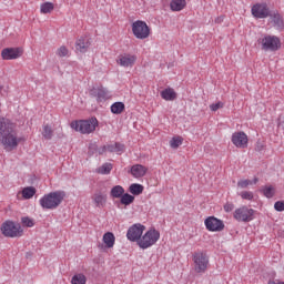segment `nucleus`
<instances>
[{
    "instance_id": "nucleus-20",
    "label": "nucleus",
    "mask_w": 284,
    "mask_h": 284,
    "mask_svg": "<svg viewBox=\"0 0 284 284\" xmlns=\"http://www.w3.org/2000/svg\"><path fill=\"white\" fill-rule=\"evenodd\" d=\"M102 241L108 250H112L114 243H116V237L114 236V233L106 232L103 234Z\"/></svg>"
},
{
    "instance_id": "nucleus-37",
    "label": "nucleus",
    "mask_w": 284,
    "mask_h": 284,
    "mask_svg": "<svg viewBox=\"0 0 284 284\" xmlns=\"http://www.w3.org/2000/svg\"><path fill=\"white\" fill-rule=\"evenodd\" d=\"M263 194L266 199H272L274 196V187L273 186H264Z\"/></svg>"
},
{
    "instance_id": "nucleus-28",
    "label": "nucleus",
    "mask_w": 284,
    "mask_h": 284,
    "mask_svg": "<svg viewBox=\"0 0 284 284\" xmlns=\"http://www.w3.org/2000/svg\"><path fill=\"white\" fill-rule=\"evenodd\" d=\"M143 185L133 183L129 186V192L134 196H139V194H143Z\"/></svg>"
},
{
    "instance_id": "nucleus-12",
    "label": "nucleus",
    "mask_w": 284,
    "mask_h": 284,
    "mask_svg": "<svg viewBox=\"0 0 284 284\" xmlns=\"http://www.w3.org/2000/svg\"><path fill=\"white\" fill-rule=\"evenodd\" d=\"M251 12L255 19H267V17H270V8H267L265 3L254 4Z\"/></svg>"
},
{
    "instance_id": "nucleus-43",
    "label": "nucleus",
    "mask_w": 284,
    "mask_h": 284,
    "mask_svg": "<svg viewBox=\"0 0 284 284\" xmlns=\"http://www.w3.org/2000/svg\"><path fill=\"white\" fill-rule=\"evenodd\" d=\"M278 128H283L284 130V115L280 116Z\"/></svg>"
},
{
    "instance_id": "nucleus-14",
    "label": "nucleus",
    "mask_w": 284,
    "mask_h": 284,
    "mask_svg": "<svg viewBox=\"0 0 284 284\" xmlns=\"http://www.w3.org/2000/svg\"><path fill=\"white\" fill-rule=\"evenodd\" d=\"M90 95L97 100L98 103H103L110 99V92L105 88H94L90 91Z\"/></svg>"
},
{
    "instance_id": "nucleus-32",
    "label": "nucleus",
    "mask_w": 284,
    "mask_h": 284,
    "mask_svg": "<svg viewBox=\"0 0 284 284\" xmlns=\"http://www.w3.org/2000/svg\"><path fill=\"white\" fill-rule=\"evenodd\" d=\"M88 283V277L83 275V273H78L72 276L71 284H85Z\"/></svg>"
},
{
    "instance_id": "nucleus-46",
    "label": "nucleus",
    "mask_w": 284,
    "mask_h": 284,
    "mask_svg": "<svg viewBox=\"0 0 284 284\" xmlns=\"http://www.w3.org/2000/svg\"><path fill=\"white\" fill-rule=\"evenodd\" d=\"M1 90H3V87H0V92H1Z\"/></svg>"
},
{
    "instance_id": "nucleus-35",
    "label": "nucleus",
    "mask_w": 284,
    "mask_h": 284,
    "mask_svg": "<svg viewBox=\"0 0 284 284\" xmlns=\"http://www.w3.org/2000/svg\"><path fill=\"white\" fill-rule=\"evenodd\" d=\"M55 54L57 57H60V59H63V57L70 55V50H68V47L62 45L57 50Z\"/></svg>"
},
{
    "instance_id": "nucleus-18",
    "label": "nucleus",
    "mask_w": 284,
    "mask_h": 284,
    "mask_svg": "<svg viewBox=\"0 0 284 284\" xmlns=\"http://www.w3.org/2000/svg\"><path fill=\"white\" fill-rule=\"evenodd\" d=\"M125 150V146L119 142H115L114 144H109L106 146H103L99 154H103V152H116L118 154H121Z\"/></svg>"
},
{
    "instance_id": "nucleus-19",
    "label": "nucleus",
    "mask_w": 284,
    "mask_h": 284,
    "mask_svg": "<svg viewBox=\"0 0 284 284\" xmlns=\"http://www.w3.org/2000/svg\"><path fill=\"white\" fill-rule=\"evenodd\" d=\"M92 201L95 207H105V203H108V195L98 192L92 195Z\"/></svg>"
},
{
    "instance_id": "nucleus-15",
    "label": "nucleus",
    "mask_w": 284,
    "mask_h": 284,
    "mask_svg": "<svg viewBox=\"0 0 284 284\" xmlns=\"http://www.w3.org/2000/svg\"><path fill=\"white\" fill-rule=\"evenodd\" d=\"M118 65H121V68H132L134 63H136V55L132 54H121L119 55L116 60Z\"/></svg>"
},
{
    "instance_id": "nucleus-3",
    "label": "nucleus",
    "mask_w": 284,
    "mask_h": 284,
    "mask_svg": "<svg viewBox=\"0 0 284 284\" xmlns=\"http://www.w3.org/2000/svg\"><path fill=\"white\" fill-rule=\"evenodd\" d=\"M98 126L99 120H97V118L71 122L72 130H75V132H80L81 134H92Z\"/></svg>"
},
{
    "instance_id": "nucleus-36",
    "label": "nucleus",
    "mask_w": 284,
    "mask_h": 284,
    "mask_svg": "<svg viewBox=\"0 0 284 284\" xmlns=\"http://www.w3.org/2000/svg\"><path fill=\"white\" fill-rule=\"evenodd\" d=\"M170 145L171 148H173V150H176V148H180V145H183V138L181 136L172 138V140L170 141Z\"/></svg>"
},
{
    "instance_id": "nucleus-17",
    "label": "nucleus",
    "mask_w": 284,
    "mask_h": 284,
    "mask_svg": "<svg viewBox=\"0 0 284 284\" xmlns=\"http://www.w3.org/2000/svg\"><path fill=\"white\" fill-rule=\"evenodd\" d=\"M131 174L134 179H143L148 174V168L142 164H134L131 166Z\"/></svg>"
},
{
    "instance_id": "nucleus-38",
    "label": "nucleus",
    "mask_w": 284,
    "mask_h": 284,
    "mask_svg": "<svg viewBox=\"0 0 284 284\" xmlns=\"http://www.w3.org/2000/svg\"><path fill=\"white\" fill-rule=\"evenodd\" d=\"M241 199L244 201H252L254 199V193L252 191H243L240 193Z\"/></svg>"
},
{
    "instance_id": "nucleus-22",
    "label": "nucleus",
    "mask_w": 284,
    "mask_h": 284,
    "mask_svg": "<svg viewBox=\"0 0 284 284\" xmlns=\"http://www.w3.org/2000/svg\"><path fill=\"white\" fill-rule=\"evenodd\" d=\"M187 6L185 0H172L170 3V8L173 12H181Z\"/></svg>"
},
{
    "instance_id": "nucleus-44",
    "label": "nucleus",
    "mask_w": 284,
    "mask_h": 284,
    "mask_svg": "<svg viewBox=\"0 0 284 284\" xmlns=\"http://www.w3.org/2000/svg\"><path fill=\"white\" fill-rule=\"evenodd\" d=\"M268 284H284V282L270 281Z\"/></svg>"
},
{
    "instance_id": "nucleus-42",
    "label": "nucleus",
    "mask_w": 284,
    "mask_h": 284,
    "mask_svg": "<svg viewBox=\"0 0 284 284\" xmlns=\"http://www.w3.org/2000/svg\"><path fill=\"white\" fill-rule=\"evenodd\" d=\"M224 210H225L226 212H232V210H234V204H232V203H226V204L224 205Z\"/></svg>"
},
{
    "instance_id": "nucleus-30",
    "label": "nucleus",
    "mask_w": 284,
    "mask_h": 284,
    "mask_svg": "<svg viewBox=\"0 0 284 284\" xmlns=\"http://www.w3.org/2000/svg\"><path fill=\"white\" fill-rule=\"evenodd\" d=\"M54 134V131L52 130V126L45 124L42 126V136L47 141H50Z\"/></svg>"
},
{
    "instance_id": "nucleus-2",
    "label": "nucleus",
    "mask_w": 284,
    "mask_h": 284,
    "mask_svg": "<svg viewBox=\"0 0 284 284\" xmlns=\"http://www.w3.org/2000/svg\"><path fill=\"white\" fill-rule=\"evenodd\" d=\"M63 199H65L63 191H53L44 194L39 200V203L42 210H57V207L63 203Z\"/></svg>"
},
{
    "instance_id": "nucleus-25",
    "label": "nucleus",
    "mask_w": 284,
    "mask_h": 284,
    "mask_svg": "<svg viewBox=\"0 0 284 284\" xmlns=\"http://www.w3.org/2000/svg\"><path fill=\"white\" fill-rule=\"evenodd\" d=\"M125 194V189L121 185H115L111 189L110 196L112 199H121Z\"/></svg>"
},
{
    "instance_id": "nucleus-6",
    "label": "nucleus",
    "mask_w": 284,
    "mask_h": 284,
    "mask_svg": "<svg viewBox=\"0 0 284 284\" xmlns=\"http://www.w3.org/2000/svg\"><path fill=\"white\" fill-rule=\"evenodd\" d=\"M1 232L3 236L9 239H18L19 236H23V229L21 224L14 223L13 221H6L1 225Z\"/></svg>"
},
{
    "instance_id": "nucleus-7",
    "label": "nucleus",
    "mask_w": 284,
    "mask_h": 284,
    "mask_svg": "<svg viewBox=\"0 0 284 284\" xmlns=\"http://www.w3.org/2000/svg\"><path fill=\"white\" fill-rule=\"evenodd\" d=\"M193 263H194V270L196 274H205L210 265V257H207V254L201 251L195 252L193 254Z\"/></svg>"
},
{
    "instance_id": "nucleus-40",
    "label": "nucleus",
    "mask_w": 284,
    "mask_h": 284,
    "mask_svg": "<svg viewBox=\"0 0 284 284\" xmlns=\"http://www.w3.org/2000/svg\"><path fill=\"white\" fill-rule=\"evenodd\" d=\"M21 222L26 227H34V221L30 217H22Z\"/></svg>"
},
{
    "instance_id": "nucleus-5",
    "label": "nucleus",
    "mask_w": 284,
    "mask_h": 284,
    "mask_svg": "<svg viewBox=\"0 0 284 284\" xmlns=\"http://www.w3.org/2000/svg\"><path fill=\"white\" fill-rule=\"evenodd\" d=\"M160 239L161 233L155 229H151L142 235L138 242V245L141 250H148L149 247H152V245H156Z\"/></svg>"
},
{
    "instance_id": "nucleus-27",
    "label": "nucleus",
    "mask_w": 284,
    "mask_h": 284,
    "mask_svg": "<svg viewBox=\"0 0 284 284\" xmlns=\"http://www.w3.org/2000/svg\"><path fill=\"white\" fill-rule=\"evenodd\" d=\"M258 183V178H254L251 180H240L237 182V187H241V190H245L248 185H256Z\"/></svg>"
},
{
    "instance_id": "nucleus-11",
    "label": "nucleus",
    "mask_w": 284,
    "mask_h": 284,
    "mask_svg": "<svg viewBox=\"0 0 284 284\" xmlns=\"http://www.w3.org/2000/svg\"><path fill=\"white\" fill-rule=\"evenodd\" d=\"M204 225L209 232H223V230H225V224L223 221L216 219L215 216H209L204 221Z\"/></svg>"
},
{
    "instance_id": "nucleus-41",
    "label": "nucleus",
    "mask_w": 284,
    "mask_h": 284,
    "mask_svg": "<svg viewBox=\"0 0 284 284\" xmlns=\"http://www.w3.org/2000/svg\"><path fill=\"white\" fill-rule=\"evenodd\" d=\"M274 210H276V212H284V201L275 202Z\"/></svg>"
},
{
    "instance_id": "nucleus-26",
    "label": "nucleus",
    "mask_w": 284,
    "mask_h": 284,
    "mask_svg": "<svg viewBox=\"0 0 284 284\" xmlns=\"http://www.w3.org/2000/svg\"><path fill=\"white\" fill-rule=\"evenodd\" d=\"M112 163H103L101 166H99L95 172L97 174H110V172H112Z\"/></svg>"
},
{
    "instance_id": "nucleus-33",
    "label": "nucleus",
    "mask_w": 284,
    "mask_h": 284,
    "mask_svg": "<svg viewBox=\"0 0 284 284\" xmlns=\"http://www.w3.org/2000/svg\"><path fill=\"white\" fill-rule=\"evenodd\" d=\"M120 203L122 205H132V203H134V196L129 194V193H124L121 197H120Z\"/></svg>"
},
{
    "instance_id": "nucleus-21",
    "label": "nucleus",
    "mask_w": 284,
    "mask_h": 284,
    "mask_svg": "<svg viewBox=\"0 0 284 284\" xmlns=\"http://www.w3.org/2000/svg\"><path fill=\"white\" fill-rule=\"evenodd\" d=\"M75 48L79 52H88V49L90 48V40L85 37L79 38L75 42Z\"/></svg>"
},
{
    "instance_id": "nucleus-8",
    "label": "nucleus",
    "mask_w": 284,
    "mask_h": 284,
    "mask_svg": "<svg viewBox=\"0 0 284 284\" xmlns=\"http://www.w3.org/2000/svg\"><path fill=\"white\" fill-rule=\"evenodd\" d=\"M133 37L144 40L150 37V27L143 20H136L131 24Z\"/></svg>"
},
{
    "instance_id": "nucleus-10",
    "label": "nucleus",
    "mask_w": 284,
    "mask_h": 284,
    "mask_svg": "<svg viewBox=\"0 0 284 284\" xmlns=\"http://www.w3.org/2000/svg\"><path fill=\"white\" fill-rule=\"evenodd\" d=\"M143 232H145L144 225L133 224L131 227H129L126 232V239L132 243H139V241H141V237L143 236Z\"/></svg>"
},
{
    "instance_id": "nucleus-31",
    "label": "nucleus",
    "mask_w": 284,
    "mask_h": 284,
    "mask_svg": "<svg viewBox=\"0 0 284 284\" xmlns=\"http://www.w3.org/2000/svg\"><path fill=\"white\" fill-rule=\"evenodd\" d=\"M54 10V3L52 2H44L40 6L41 14H50Z\"/></svg>"
},
{
    "instance_id": "nucleus-34",
    "label": "nucleus",
    "mask_w": 284,
    "mask_h": 284,
    "mask_svg": "<svg viewBox=\"0 0 284 284\" xmlns=\"http://www.w3.org/2000/svg\"><path fill=\"white\" fill-rule=\"evenodd\" d=\"M271 21L277 28H283V18H281V14H278V13L271 14Z\"/></svg>"
},
{
    "instance_id": "nucleus-24",
    "label": "nucleus",
    "mask_w": 284,
    "mask_h": 284,
    "mask_svg": "<svg viewBox=\"0 0 284 284\" xmlns=\"http://www.w3.org/2000/svg\"><path fill=\"white\" fill-rule=\"evenodd\" d=\"M161 97L164 99V101H174V99H176V92L174 89L169 88L161 92Z\"/></svg>"
},
{
    "instance_id": "nucleus-13",
    "label": "nucleus",
    "mask_w": 284,
    "mask_h": 284,
    "mask_svg": "<svg viewBox=\"0 0 284 284\" xmlns=\"http://www.w3.org/2000/svg\"><path fill=\"white\" fill-rule=\"evenodd\" d=\"M21 54H23V50L21 48H6L1 51V57L4 61L19 59Z\"/></svg>"
},
{
    "instance_id": "nucleus-45",
    "label": "nucleus",
    "mask_w": 284,
    "mask_h": 284,
    "mask_svg": "<svg viewBox=\"0 0 284 284\" xmlns=\"http://www.w3.org/2000/svg\"><path fill=\"white\" fill-rule=\"evenodd\" d=\"M223 21V17H220L215 20V23H221Z\"/></svg>"
},
{
    "instance_id": "nucleus-9",
    "label": "nucleus",
    "mask_w": 284,
    "mask_h": 284,
    "mask_svg": "<svg viewBox=\"0 0 284 284\" xmlns=\"http://www.w3.org/2000/svg\"><path fill=\"white\" fill-rule=\"evenodd\" d=\"M254 213L255 211L253 209L242 206L234 211L233 217L240 223H250V221H254Z\"/></svg>"
},
{
    "instance_id": "nucleus-16",
    "label": "nucleus",
    "mask_w": 284,
    "mask_h": 284,
    "mask_svg": "<svg viewBox=\"0 0 284 284\" xmlns=\"http://www.w3.org/2000/svg\"><path fill=\"white\" fill-rule=\"evenodd\" d=\"M232 143L235 148H245L247 145V134H245V132L233 133Z\"/></svg>"
},
{
    "instance_id": "nucleus-29",
    "label": "nucleus",
    "mask_w": 284,
    "mask_h": 284,
    "mask_svg": "<svg viewBox=\"0 0 284 284\" xmlns=\"http://www.w3.org/2000/svg\"><path fill=\"white\" fill-rule=\"evenodd\" d=\"M125 110V104L123 102H115L111 105L112 114H122Z\"/></svg>"
},
{
    "instance_id": "nucleus-23",
    "label": "nucleus",
    "mask_w": 284,
    "mask_h": 284,
    "mask_svg": "<svg viewBox=\"0 0 284 284\" xmlns=\"http://www.w3.org/2000/svg\"><path fill=\"white\" fill-rule=\"evenodd\" d=\"M34 194H37V189L34 186H27L21 191L22 199L26 201L32 199Z\"/></svg>"
},
{
    "instance_id": "nucleus-1",
    "label": "nucleus",
    "mask_w": 284,
    "mask_h": 284,
    "mask_svg": "<svg viewBox=\"0 0 284 284\" xmlns=\"http://www.w3.org/2000/svg\"><path fill=\"white\" fill-rule=\"evenodd\" d=\"M0 143L7 152L17 150L21 143V138L17 133V124L8 118H0Z\"/></svg>"
},
{
    "instance_id": "nucleus-4",
    "label": "nucleus",
    "mask_w": 284,
    "mask_h": 284,
    "mask_svg": "<svg viewBox=\"0 0 284 284\" xmlns=\"http://www.w3.org/2000/svg\"><path fill=\"white\" fill-rule=\"evenodd\" d=\"M257 43L264 52H276L281 48V39L276 36L264 34L257 40Z\"/></svg>"
},
{
    "instance_id": "nucleus-39",
    "label": "nucleus",
    "mask_w": 284,
    "mask_h": 284,
    "mask_svg": "<svg viewBox=\"0 0 284 284\" xmlns=\"http://www.w3.org/2000/svg\"><path fill=\"white\" fill-rule=\"evenodd\" d=\"M225 106V103L222 101H219L216 103L210 104V110L211 112H217V110H221Z\"/></svg>"
}]
</instances>
